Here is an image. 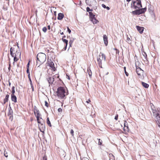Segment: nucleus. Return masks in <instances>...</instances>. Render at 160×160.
Listing matches in <instances>:
<instances>
[{"label":"nucleus","instance_id":"nucleus-1","mask_svg":"<svg viewBox=\"0 0 160 160\" xmlns=\"http://www.w3.org/2000/svg\"><path fill=\"white\" fill-rule=\"evenodd\" d=\"M57 96L61 99H65L66 96L68 94V92L65 91L64 88L60 87L58 88L56 92Z\"/></svg>","mask_w":160,"mask_h":160},{"label":"nucleus","instance_id":"nucleus-2","mask_svg":"<svg viewBox=\"0 0 160 160\" xmlns=\"http://www.w3.org/2000/svg\"><path fill=\"white\" fill-rule=\"evenodd\" d=\"M37 58L38 61L40 62L38 63V62H37L36 66L39 67L41 64L43 63L46 61V55L44 53H39L37 54Z\"/></svg>","mask_w":160,"mask_h":160},{"label":"nucleus","instance_id":"nucleus-3","mask_svg":"<svg viewBox=\"0 0 160 160\" xmlns=\"http://www.w3.org/2000/svg\"><path fill=\"white\" fill-rule=\"evenodd\" d=\"M132 8L134 9H140L142 8L141 1L140 0L132 1L131 4Z\"/></svg>","mask_w":160,"mask_h":160},{"label":"nucleus","instance_id":"nucleus-4","mask_svg":"<svg viewBox=\"0 0 160 160\" xmlns=\"http://www.w3.org/2000/svg\"><path fill=\"white\" fill-rule=\"evenodd\" d=\"M104 59V61L106 60L105 55L103 53H100L98 58H97V61L98 65L100 67L102 68V60Z\"/></svg>","mask_w":160,"mask_h":160},{"label":"nucleus","instance_id":"nucleus-5","mask_svg":"<svg viewBox=\"0 0 160 160\" xmlns=\"http://www.w3.org/2000/svg\"><path fill=\"white\" fill-rule=\"evenodd\" d=\"M146 11V8L138 9L132 12V13L134 15H140L144 13Z\"/></svg>","mask_w":160,"mask_h":160},{"label":"nucleus","instance_id":"nucleus-6","mask_svg":"<svg viewBox=\"0 0 160 160\" xmlns=\"http://www.w3.org/2000/svg\"><path fill=\"white\" fill-rule=\"evenodd\" d=\"M34 113L37 118L38 122V123H41L40 120L39 119V117L41 115L39 113V111L36 106H34Z\"/></svg>","mask_w":160,"mask_h":160},{"label":"nucleus","instance_id":"nucleus-7","mask_svg":"<svg viewBox=\"0 0 160 160\" xmlns=\"http://www.w3.org/2000/svg\"><path fill=\"white\" fill-rule=\"evenodd\" d=\"M40 121L41 122V123H40L41 124V126H39L40 130L41 132H43L45 128V125L44 123H42V120L43 121V120L41 118H40Z\"/></svg>","mask_w":160,"mask_h":160},{"label":"nucleus","instance_id":"nucleus-8","mask_svg":"<svg viewBox=\"0 0 160 160\" xmlns=\"http://www.w3.org/2000/svg\"><path fill=\"white\" fill-rule=\"evenodd\" d=\"M136 72L138 75L141 77L143 76V73H144V71L142 70L140 68H137L136 69Z\"/></svg>","mask_w":160,"mask_h":160},{"label":"nucleus","instance_id":"nucleus-9","mask_svg":"<svg viewBox=\"0 0 160 160\" xmlns=\"http://www.w3.org/2000/svg\"><path fill=\"white\" fill-rule=\"evenodd\" d=\"M48 64L49 66L52 68L54 71L55 70V68L54 67V64L52 61L51 60L48 61Z\"/></svg>","mask_w":160,"mask_h":160},{"label":"nucleus","instance_id":"nucleus-10","mask_svg":"<svg viewBox=\"0 0 160 160\" xmlns=\"http://www.w3.org/2000/svg\"><path fill=\"white\" fill-rule=\"evenodd\" d=\"M89 2V6H92V5H96L97 4V2L95 0H86V2Z\"/></svg>","mask_w":160,"mask_h":160},{"label":"nucleus","instance_id":"nucleus-11","mask_svg":"<svg viewBox=\"0 0 160 160\" xmlns=\"http://www.w3.org/2000/svg\"><path fill=\"white\" fill-rule=\"evenodd\" d=\"M47 79L49 84H52L54 81V78L53 77H49Z\"/></svg>","mask_w":160,"mask_h":160},{"label":"nucleus","instance_id":"nucleus-12","mask_svg":"<svg viewBox=\"0 0 160 160\" xmlns=\"http://www.w3.org/2000/svg\"><path fill=\"white\" fill-rule=\"evenodd\" d=\"M136 28L137 30L140 33H142L143 32L144 29V28L143 27L137 26H136Z\"/></svg>","mask_w":160,"mask_h":160},{"label":"nucleus","instance_id":"nucleus-13","mask_svg":"<svg viewBox=\"0 0 160 160\" xmlns=\"http://www.w3.org/2000/svg\"><path fill=\"white\" fill-rule=\"evenodd\" d=\"M156 118L157 123L159 127L160 128V116L159 115L156 116Z\"/></svg>","mask_w":160,"mask_h":160},{"label":"nucleus","instance_id":"nucleus-14","mask_svg":"<svg viewBox=\"0 0 160 160\" xmlns=\"http://www.w3.org/2000/svg\"><path fill=\"white\" fill-rule=\"evenodd\" d=\"M103 38L104 44L106 46H107L108 44V38L106 35H103Z\"/></svg>","mask_w":160,"mask_h":160},{"label":"nucleus","instance_id":"nucleus-15","mask_svg":"<svg viewBox=\"0 0 160 160\" xmlns=\"http://www.w3.org/2000/svg\"><path fill=\"white\" fill-rule=\"evenodd\" d=\"M64 15L62 13H59L58 17V19L59 20H61L64 17Z\"/></svg>","mask_w":160,"mask_h":160},{"label":"nucleus","instance_id":"nucleus-16","mask_svg":"<svg viewBox=\"0 0 160 160\" xmlns=\"http://www.w3.org/2000/svg\"><path fill=\"white\" fill-rule=\"evenodd\" d=\"M11 100L12 101L14 102H17V97L14 94H11Z\"/></svg>","mask_w":160,"mask_h":160},{"label":"nucleus","instance_id":"nucleus-17","mask_svg":"<svg viewBox=\"0 0 160 160\" xmlns=\"http://www.w3.org/2000/svg\"><path fill=\"white\" fill-rule=\"evenodd\" d=\"M9 95H8V94H7L6 95L5 98L4 99V100H3V104H5L6 102H8V98H9Z\"/></svg>","mask_w":160,"mask_h":160},{"label":"nucleus","instance_id":"nucleus-18","mask_svg":"<svg viewBox=\"0 0 160 160\" xmlns=\"http://www.w3.org/2000/svg\"><path fill=\"white\" fill-rule=\"evenodd\" d=\"M151 108L152 110V111L153 114V116H157L158 115H159V114L157 112V111L155 110L152 107V106H151Z\"/></svg>","mask_w":160,"mask_h":160},{"label":"nucleus","instance_id":"nucleus-19","mask_svg":"<svg viewBox=\"0 0 160 160\" xmlns=\"http://www.w3.org/2000/svg\"><path fill=\"white\" fill-rule=\"evenodd\" d=\"M89 15L90 18L91 20L92 19H93L95 18V15L93 14L92 12H89Z\"/></svg>","mask_w":160,"mask_h":160},{"label":"nucleus","instance_id":"nucleus-20","mask_svg":"<svg viewBox=\"0 0 160 160\" xmlns=\"http://www.w3.org/2000/svg\"><path fill=\"white\" fill-rule=\"evenodd\" d=\"M87 72L90 77H91L92 75V72L90 67H88L87 69Z\"/></svg>","mask_w":160,"mask_h":160},{"label":"nucleus","instance_id":"nucleus-21","mask_svg":"<svg viewBox=\"0 0 160 160\" xmlns=\"http://www.w3.org/2000/svg\"><path fill=\"white\" fill-rule=\"evenodd\" d=\"M142 84L144 87L146 88H148L149 87V85L148 84L143 82H142Z\"/></svg>","mask_w":160,"mask_h":160},{"label":"nucleus","instance_id":"nucleus-22","mask_svg":"<svg viewBox=\"0 0 160 160\" xmlns=\"http://www.w3.org/2000/svg\"><path fill=\"white\" fill-rule=\"evenodd\" d=\"M91 21L94 24L97 23L98 22V21L95 18L92 19Z\"/></svg>","mask_w":160,"mask_h":160},{"label":"nucleus","instance_id":"nucleus-23","mask_svg":"<svg viewBox=\"0 0 160 160\" xmlns=\"http://www.w3.org/2000/svg\"><path fill=\"white\" fill-rule=\"evenodd\" d=\"M140 65V63L139 61H138L136 62L135 65L136 69H137V68H140L139 67Z\"/></svg>","mask_w":160,"mask_h":160},{"label":"nucleus","instance_id":"nucleus-24","mask_svg":"<svg viewBox=\"0 0 160 160\" xmlns=\"http://www.w3.org/2000/svg\"><path fill=\"white\" fill-rule=\"evenodd\" d=\"M47 124L50 127L52 126V125L51 123V122L49 120V118H47Z\"/></svg>","mask_w":160,"mask_h":160},{"label":"nucleus","instance_id":"nucleus-25","mask_svg":"<svg viewBox=\"0 0 160 160\" xmlns=\"http://www.w3.org/2000/svg\"><path fill=\"white\" fill-rule=\"evenodd\" d=\"M144 54H143V56L144 57V58H143V60L145 61L147 60V55L145 52H144Z\"/></svg>","mask_w":160,"mask_h":160},{"label":"nucleus","instance_id":"nucleus-26","mask_svg":"<svg viewBox=\"0 0 160 160\" xmlns=\"http://www.w3.org/2000/svg\"><path fill=\"white\" fill-rule=\"evenodd\" d=\"M20 56H21V53L19 52H18V51H16V53H15V56L16 57H18L19 56L20 58Z\"/></svg>","mask_w":160,"mask_h":160},{"label":"nucleus","instance_id":"nucleus-27","mask_svg":"<svg viewBox=\"0 0 160 160\" xmlns=\"http://www.w3.org/2000/svg\"><path fill=\"white\" fill-rule=\"evenodd\" d=\"M13 111L11 109V108L10 107L9 109V112L8 115H12Z\"/></svg>","mask_w":160,"mask_h":160},{"label":"nucleus","instance_id":"nucleus-28","mask_svg":"<svg viewBox=\"0 0 160 160\" xmlns=\"http://www.w3.org/2000/svg\"><path fill=\"white\" fill-rule=\"evenodd\" d=\"M102 6L104 8H106L108 10L110 9V8L108 7H106V5L104 4H102Z\"/></svg>","mask_w":160,"mask_h":160},{"label":"nucleus","instance_id":"nucleus-29","mask_svg":"<svg viewBox=\"0 0 160 160\" xmlns=\"http://www.w3.org/2000/svg\"><path fill=\"white\" fill-rule=\"evenodd\" d=\"M62 41L66 43V46H67L68 44V40L65 39H63V38H62Z\"/></svg>","mask_w":160,"mask_h":160},{"label":"nucleus","instance_id":"nucleus-30","mask_svg":"<svg viewBox=\"0 0 160 160\" xmlns=\"http://www.w3.org/2000/svg\"><path fill=\"white\" fill-rule=\"evenodd\" d=\"M123 130L125 132H128L129 131L128 126L126 127H124Z\"/></svg>","mask_w":160,"mask_h":160},{"label":"nucleus","instance_id":"nucleus-31","mask_svg":"<svg viewBox=\"0 0 160 160\" xmlns=\"http://www.w3.org/2000/svg\"><path fill=\"white\" fill-rule=\"evenodd\" d=\"M12 94H14L15 92V87L14 86H13L12 87Z\"/></svg>","mask_w":160,"mask_h":160},{"label":"nucleus","instance_id":"nucleus-32","mask_svg":"<svg viewBox=\"0 0 160 160\" xmlns=\"http://www.w3.org/2000/svg\"><path fill=\"white\" fill-rule=\"evenodd\" d=\"M28 77L29 79L30 82V84L31 85H32V81L31 79L30 78V75H29V74L28 75Z\"/></svg>","mask_w":160,"mask_h":160},{"label":"nucleus","instance_id":"nucleus-33","mask_svg":"<svg viewBox=\"0 0 160 160\" xmlns=\"http://www.w3.org/2000/svg\"><path fill=\"white\" fill-rule=\"evenodd\" d=\"M73 40H71L69 42V44L70 47H71L72 44V43L73 42Z\"/></svg>","mask_w":160,"mask_h":160},{"label":"nucleus","instance_id":"nucleus-34","mask_svg":"<svg viewBox=\"0 0 160 160\" xmlns=\"http://www.w3.org/2000/svg\"><path fill=\"white\" fill-rule=\"evenodd\" d=\"M17 57H16L15 56V57H14V62H13V64H14V62H16L17 61H18V58H17Z\"/></svg>","mask_w":160,"mask_h":160},{"label":"nucleus","instance_id":"nucleus-35","mask_svg":"<svg viewBox=\"0 0 160 160\" xmlns=\"http://www.w3.org/2000/svg\"><path fill=\"white\" fill-rule=\"evenodd\" d=\"M86 10H87V12H89V11H92V9H90V8L88 7H87V8Z\"/></svg>","mask_w":160,"mask_h":160},{"label":"nucleus","instance_id":"nucleus-36","mask_svg":"<svg viewBox=\"0 0 160 160\" xmlns=\"http://www.w3.org/2000/svg\"><path fill=\"white\" fill-rule=\"evenodd\" d=\"M15 50H14V48H13V47H12L10 48V52H15Z\"/></svg>","mask_w":160,"mask_h":160},{"label":"nucleus","instance_id":"nucleus-37","mask_svg":"<svg viewBox=\"0 0 160 160\" xmlns=\"http://www.w3.org/2000/svg\"><path fill=\"white\" fill-rule=\"evenodd\" d=\"M124 127H126L128 126V123L126 121H124Z\"/></svg>","mask_w":160,"mask_h":160},{"label":"nucleus","instance_id":"nucleus-38","mask_svg":"<svg viewBox=\"0 0 160 160\" xmlns=\"http://www.w3.org/2000/svg\"><path fill=\"white\" fill-rule=\"evenodd\" d=\"M47 28L46 27H44L42 28V31L44 32H46L47 31Z\"/></svg>","mask_w":160,"mask_h":160},{"label":"nucleus","instance_id":"nucleus-39","mask_svg":"<svg viewBox=\"0 0 160 160\" xmlns=\"http://www.w3.org/2000/svg\"><path fill=\"white\" fill-rule=\"evenodd\" d=\"M4 155L5 157L7 158L8 157V153L7 152H6L5 150L4 152Z\"/></svg>","mask_w":160,"mask_h":160},{"label":"nucleus","instance_id":"nucleus-40","mask_svg":"<svg viewBox=\"0 0 160 160\" xmlns=\"http://www.w3.org/2000/svg\"><path fill=\"white\" fill-rule=\"evenodd\" d=\"M70 133L72 135V136H73L74 135V131L72 129H71L70 131Z\"/></svg>","mask_w":160,"mask_h":160},{"label":"nucleus","instance_id":"nucleus-41","mask_svg":"<svg viewBox=\"0 0 160 160\" xmlns=\"http://www.w3.org/2000/svg\"><path fill=\"white\" fill-rule=\"evenodd\" d=\"M8 116L9 117V119L12 120L13 119L12 115H8Z\"/></svg>","mask_w":160,"mask_h":160},{"label":"nucleus","instance_id":"nucleus-42","mask_svg":"<svg viewBox=\"0 0 160 160\" xmlns=\"http://www.w3.org/2000/svg\"><path fill=\"white\" fill-rule=\"evenodd\" d=\"M10 53L12 57H14V53H13V52H10Z\"/></svg>","mask_w":160,"mask_h":160},{"label":"nucleus","instance_id":"nucleus-43","mask_svg":"<svg viewBox=\"0 0 160 160\" xmlns=\"http://www.w3.org/2000/svg\"><path fill=\"white\" fill-rule=\"evenodd\" d=\"M62 109L61 108H59L58 109V111L59 112H62Z\"/></svg>","mask_w":160,"mask_h":160},{"label":"nucleus","instance_id":"nucleus-44","mask_svg":"<svg viewBox=\"0 0 160 160\" xmlns=\"http://www.w3.org/2000/svg\"><path fill=\"white\" fill-rule=\"evenodd\" d=\"M45 106H46L47 107H48V102L46 101H45Z\"/></svg>","mask_w":160,"mask_h":160},{"label":"nucleus","instance_id":"nucleus-45","mask_svg":"<svg viewBox=\"0 0 160 160\" xmlns=\"http://www.w3.org/2000/svg\"><path fill=\"white\" fill-rule=\"evenodd\" d=\"M27 72L28 74H29V75H30V72H29V68H27Z\"/></svg>","mask_w":160,"mask_h":160},{"label":"nucleus","instance_id":"nucleus-46","mask_svg":"<svg viewBox=\"0 0 160 160\" xmlns=\"http://www.w3.org/2000/svg\"><path fill=\"white\" fill-rule=\"evenodd\" d=\"M102 144V141H100V139H99V142H98V144L99 145H101Z\"/></svg>","mask_w":160,"mask_h":160},{"label":"nucleus","instance_id":"nucleus-47","mask_svg":"<svg viewBox=\"0 0 160 160\" xmlns=\"http://www.w3.org/2000/svg\"><path fill=\"white\" fill-rule=\"evenodd\" d=\"M67 29L68 31V32L69 33H70L71 32V30L68 27H67Z\"/></svg>","mask_w":160,"mask_h":160},{"label":"nucleus","instance_id":"nucleus-48","mask_svg":"<svg viewBox=\"0 0 160 160\" xmlns=\"http://www.w3.org/2000/svg\"><path fill=\"white\" fill-rule=\"evenodd\" d=\"M124 72L127 76H128L129 75L128 73L126 72V70H124Z\"/></svg>","mask_w":160,"mask_h":160},{"label":"nucleus","instance_id":"nucleus-49","mask_svg":"<svg viewBox=\"0 0 160 160\" xmlns=\"http://www.w3.org/2000/svg\"><path fill=\"white\" fill-rule=\"evenodd\" d=\"M30 65V61H29L27 65V68H29Z\"/></svg>","mask_w":160,"mask_h":160},{"label":"nucleus","instance_id":"nucleus-50","mask_svg":"<svg viewBox=\"0 0 160 160\" xmlns=\"http://www.w3.org/2000/svg\"><path fill=\"white\" fill-rule=\"evenodd\" d=\"M127 41L129 42L131 41V39L130 38L128 37L127 39Z\"/></svg>","mask_w":160,"mask_h":160},{"label":"nucleus","instance_id":"nucleus-51","mask_svg":"<svg viewBox=\"0 0 160 160\" xmlns=\"http://www.w3.org/2000/svg\"><path fill=\"white\" fill-rule=\"evenodd\" d=\"M118 115L117 114L115 117V119L116 120H117L118 119Z\"/></svg>","mask_w":160,"mask_h":160},{"label":"nucleus","instance_id":"nucleus-52","mask_svg":"<svg viewBox=\"0 0 160 160\" xmlns=\"http://www.w3.org/2000/svg\"><path fill=\"white\" fill-rule=\"evenodd\" d=\"M31 85V88H32V91H34V87H33V86L32 85H32Z\"/></svg>","mask_w":160,"mask_h":160},{"label":"nucleus","instance_id":"nucleus-53","mask_svg":"<svg viewBox=\"0 0 160 160\" xmlns=\"http://www.w3.org/2000/svg\"><path fill=\"white\" fill-rule=\"evenodd\" d=\"M10 68H11V64H9V67L8 68V70H9V71H10Z\"/></svg>","mask_w":160,"mask_h":160},{"label":"nucleus","instance_id":"nucleus-54","mask_svg":"<svg viewBox=\"0 0 160 160\" xmlns=\"http://www.w3.org/2000/svg\"><path fill=\"white\" fill-rule=\"evenodd\" d=\"M90 102V100L89 99L88 101H86V102L87 103H88L89 102Z\"/></svg>","mask_w":160,"mask_h":160},{"label":"nucleus","instance_id":"nucleus-55","mask_svg":"<svg viewBox=\"0 0 160 160\" xmlns=\"http://www.w3.org/2000/svg\"><path fill=\"white\" fill-rule=\"evenodd\" d=\"M48 28L49 30H50V26L49 25L48 26Z\"/></svg>","mask_w":160,"mask_h":160},{"label":"nucleus","instance_id":"nucleus-56","mask_svg":"<svg viewBox=\"0 0 160 160\" xmlns=\"http://www.w3.org/2000/svg\"><path fill=\"white\" fill-rule=\"evenodd\" d=\"M43 160H47V158H46L45 157H43Z\"/></svg>","mask_w":160,"mask_h":160},{"label":"nucleus","instance_id":"nucleus-57","mask_svg":"<svg viewBox=\"0 0 160 160\" xmlns=\"http://www.w3.org/2000/svg\"><path fill=\"white\" fill-rule=\"evenodd\" d=\"M67 76L68 77V79L69 80H70V78L67 75Z\"/></svg>","mask_w":160,"mask_h":160},{"label":"nucleus","instance_id":"nucleus-58","mask_svg":"<svg viewBox=\"0 0 160 160\" xmlns=\"http://www.w3.org/2000/svg\"><path fill=\"white\" fill-rule=\"evenodd\" d=\"M67 46H66H66H65V47L64 48V49L65 50H66V48H67Z\"/></svg>","mask_w":160,"mask_h":160},{"label":"nucleus","instance_id":"nucleus-59","mask_svg":"<svg viewBox=\"0 0 160 160\" xmlns=\"http://www.w3.org/2000/svg\"><path fill=\"white\" fill-rule=\"evenodd\" d=\"M9 86H10L11 85V83L10 82H9Z\"/></svg>","mask_w":160,"mask_h":160},{"label":"nucleus","instance_id":"nucleus-60","mask_svg":"<svg viewBox=\"0 0 160 160\" xmlns=\"http://www.w3.org/2000/svg\"><path fill=\"white\" fill-rule=\"evenodd\" d=\"M124 71L125 70H126V67H124Z\"/></svg>","mask_w":160,"mask_h":160},{"label":"nucleus","instance_id":"nucleus-61","mask_svg":"<svg viewBox=\"0 0 160 160\" xmlns=\"http://www.w3.org/2000/svg\"><path fill=\"white\" fill-rule=\"evenodd\" d=\"M60 34L61 35H63V32H62L60 33Z\"/></svg>","mask_w":160,"mask_h":160},{"label":"nucleus","instance_id":"nucleus-62","mask_svg":"<svg viewBox=\"0 0 160 160\" xmlns=\"http://www.w3.org/2000/svg\"><path fill=\"white\" fill-rule=\"evenodd\" d=\"M131 0H127V2H129L130 1H131Z\"/></svg>","mask_w":160,"mask_h":160},{"label":"nucleus","instance_id":"nucleus-63","mask_svg":"<svg viewBox=\"0 0 160 160\" xmlns=\"http://www.w3.org/2000/svg\"><path fill=\"white\" fill-rule=\"evenodd\" d=\"M66 37V36H63V38H65Z\"/></svg>","mask_w":160,"mask_h":160},{"label":"nucleus","instance_id":"nucleus-64","mask_svg":"<svg viewBox=\"0 0 160 160\" xmlns=\"http://www.w3.org/2000/svg\"><path fill=\"white\" fill-rule=\"evenodd\" d=\"M108 72H107V73L106 74V75H108Z\"/></svg>","mask_w":160,"mask_h":160}]
</instances>
